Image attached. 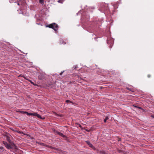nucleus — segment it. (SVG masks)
Returning <instances> with one entry per match:
<instances>
[{
  "label": "nucleus",
  "mask_w": 154,
  "mask_h": 154,
  "mask_svg": "<svg viewBox=\"0 0 154 154\" xmlns=\"http://www.w3.org/2000/svg\"><path fill=\"white\" fill-rule=\"evenodd\" d=\"M18 133H22V132H20V131H19V132H18Z\"/></svg>",
  "instance_id": "412c9836"
},
{
  "label": "nucleus",
  "mask_w": 154,
  "mask_h": 154,
  "mask_svg": "<svg viewBox=\"0 0 154 154\" xmlns=\"http://www.w3.org/2000/svg\"><path fill=\"white\" fill-rule=\"evenodd\" d=\"M152 117L154 118V115L152 116Z\"/></svg>",
  "instance_id": "4be33fe9"
},
{
  "label": "nucleus",
  "mask_w": 154,
  "mask_h": 154,
  "mask_svg": "<svg viewBox=\"0 0 154 154\" xmlns=\"http://www.w3.org/2000/svg\"><path fill=\"white\" fill-rule=\"evenodd\" d=\"M22 77H23V78H24L25 79L29 81V82H30L33 85H36V84H35L31 80H29L28 79V78L26 77L24 75H22L21 76Z\"/></svg>",
  "instance_id": "423d86ee"
},
{
  "label": "nucleus",
  "mask_w": 154,
  "mask_h": 154,
  "mask_svg": "<svg viewBox=\"0 0 154 154\" xmlns=\"http://www.w3.org/2000/svg\"><path fill=\"white\" fill-rule=\"evenodd\" d=\"M151 77V75H150V74H148V75H147V77L148 78H150V77Z\"/></svg>",
  "instance_id": "dca6fc26"
},
{
  "label": "nucleus",
  "mask_w": 154,
  "mask_h": 154,
  "mask_svg": "<svg viewBox=\"0 0 154 154\" xmlns=\"http://www.w3.org/2000/svg\"><path fill=\"white\" fill-rule=\"evenodd\" d=\"M86 143L87 144H88L89 146L92 148V149H95V148L93 146V145L90 143L89 141H85Z\"/></svg>",
  "instance_id": "39448f33"
},
{
  "label": "nucleus",
  "mask_w": 154,
  "mask_h": 154,
  "mask_svg": "<svg viewBox=\"0 0 154 154\" xmlns=\"http://www.w3.org/2000/svg\"><path fill=\"white\" fill-rule=\"evenodd\" d=\"M76 76L78 78H79V75H76Z\"/></svg>",
  "instance_id": "aec40b11"
},
{
  "label": "nucleus",
  "mask_w": 154,
  "mask_h": 154,
  "mask_svg": "<svg viewBox=\"0 0 154 154\" xmlns=\"http://www.w3.org/2000/svg\"><path fill=\"white\" fill-rule=\"evenodd\" d=\"M127 89L129 90V88H128Z\"/></svg>",
  "instance_id": "bb28decb"
},
{
  "label": "nucleus",
  "mask_w": 154,
  "mask_h": 154,
  "mask_svg": "<svg viewBox=\"0 0 154 154\" xmlns=\"http://www.w3.org/2000/svg\"><path fill=\"white\" fill-rule=\"evenodd\" d=\"M118 152H121V150H118Z\"/></svg>",
  "instance_id": "6ab92c4d"
},
{
  "label": "nucleus",
  "mask_w": 154,
  "mask_h": 154,
  "mask_svg": "<svg viewBox=\"0 0 154 154\" xmlns=\"http://www.w3.org/2000/svg\"><path fill=\"white\" fill-rule=\"evenodd\" d=\"M135 107H136L137 108H138L139 109H141V107H137V106H135Z\"/></svg>",
  "instance_id": "a211bd4d"
},
{
  "label": "nucleus",
  "mask_w": 154,
  "mask_h": 154,
  "mask_svg": "<svg viewBox=\"0 0 154 154\" xmlns=\"http://www.w3.org/2000/svg\"><path fill=\"white\" fill-rule=\"evenodd\" d=\"M39 2L42 5L44 4V0H39Z\"/></svg>",
  "instance_id": "9d476101"
},
{
  "label": "nucleus",
  "mask_w": 154,
  "mask_h": 154,
  "mask_svg": "<svg viewBox=\"0 0 154 154\" xmlns=\"http://www.w3.org/2000/svg\"><path fill=\"white\" fill-rule=\"evenodd\" d=\"M3 149L2 148L0 147V149Z\"/></svg>",
  "instance_id": "a878e982"
},
{
  "label": "nucleus",
  "mask_w": 154,
  "mask_h": 154,
  "mask_svg": "<svg viewBox=\"0 0 154 154\" xmlns=\"http://www.w3.org/2000/svg\"><path fill=\"white\" fill-rule=\"evenodd\" d=\"M107 43H109L108 40H107Z\"/></svg>",
  "instance_id": "393cba45"
},
{
  "label": "nucleus",
  "mask_w": 154,
  "mask_h": 154,
  "mask_svg": "<svg viewBox=\"0 0 154 154\" xmlns=\"http://www.w3.org/2000/svg\"><path fill=\"white\" fill-rule=\"evenodd\" d=\"M11 149H17V147L14 143L11 144Z\"/></svg>",
  "instance_id": "0eeeda50"
},
{
  "label": "nucleus",
  "mask_w": 154,
  "mask_h": 154,
  "mask_svg": "<svg viewBox=\"0 0 154 154\" xmlns=\"http://www.w3.org/2000/svg\"><path fill=\"white\" fill-rule=\"evenodd\" d=\"M102 154H105V152H102Z\"/></svg>",
  "instance_id": "5701e85b"
},
{
  "label": "nucleus",
  "mask_w": 154,
  "mask_h": 154,
  "mask_svg": "<svg viewBox=\"0 0 154 154\" xmlns=\"http://www.w3.org/2000/svg\"><path fill=\"white\" fill-rule=\"evenodd\" d=\"M17 4L18 5L20 4L24 6L26 4L25 0H19L18 1Z\"/></svg>",
  "instance_id": "7ed1b4c3"
},
{
  "label": "nucleus",
  "mask_w": 154,
  "mask_h": 154,
  "mask_svg": "<svg viewBox=\"0 0 154 154\" xmlns=\"http://www.w3.org/2000/svg\"><path fill=\"white\" fill-rule=\"evenodd\" d=\"M49 148H51V149H54L57 150H58V149L56 148H55L51 146H49Z\"/></svg>",
  "instance_id": "9b49d317"
},
{
  "label": "nucleus",
  "mask_w": 154,
  "mask_h": 154,
  "mask_svg": "<svg viewBox=\"0 0 154 154\" xmlns=\"http://www.w3.org/2000/svg\"><path fill=\"white\" fill-rule=\"evenodd\" d=\"M64 71H63V72H62L60 73V75H62L63 73V72Z\"/></svg>",
  "instance_id": "f3484780"
},
{
  "label": "nucleus",
  "mask_w": 154,
  "mask_h": 154,
  "mask_svg": "<svg viewBox=\"0 0 154 154\" xmlns=\"http://www.w3.org/2000/svg\"><path fill=\"white\" fill-rule=\"evenodd\" d=\"M63 1V0H59L58 1V2L59 3H62Z\"/></svg>",
  "instance_id": "4468645a"
},
{
  "label": "nucleus",
  "mask_w": 154,
  "mask_h": 154,
  "mask_svg": "<svg viewBox=\"0 0 154 154\" xmlns=\"http://www.w3.org/2000/svg\"><path fill=\"white\" fill-rule=\"evenodd\" d=\"M3 144H4L5 147L7 148L8 149H11V145L9 144L8 143L5 141H3Z\"/></svg>",
  "instance_id": "20e7f679"
},
{
  "label": "nucleus",
  "mask_w": 154,
  "mask_h": 154,
  "mask_svg": "<svg viewBox=\"0 0 154 154\" xmlns=\"http://www.w3.org/2000/svg\"><path fill=\"white\" fill-rule=\"evenodd\" d=\"M108 119V118L107 116H106L105 119L104 120V122H106L107 120Z\"/></svg>",
  "instance_id": "f8f14e48"
},
{
  "label": "nucleus",
  "mask_w": 154,
  "mask_h": 154,
  "mask_svg": "<svg viewBox=\"0 0 154 154\" xmlns=\"http://www.w3.org/2000/svg\"><path fill=\"white\" fill-rule=\"evenodd\" d=\"M57 133L59 135L63 137L64 138H65L66 137V136L65 135H64V134H63L62 133L60 132H59L58 131L57 132Z\"/></svg>",
  "instance_id": "6e6552de"
},
{
  "label": "nucleus",
  "mask_w": 154,
  "mask_h": 154,
  "mask_svg": "<svg viewBox=\"0 0 154 154\" xmlns=\"http://www.w3.org/2000/svg\"><path fill=\"white\" fill-rule=\"evenodd\" d=\"M117 140L119 142V141H120L121 140V139L120 138H119V137H118Z\"/></svg>",
  "instance_id": "2eb2a0df"
},
{
  "label": "nucleus",
  "mask_w": 154,
  "mask_h": 154,
  "mask_svg": "<svg viewBox=\"0 0 154 154\" xmlns=\"http://www.w3.org/2000/svg\"><path fill=\"white\" fill-rule=\"evenodd\" d=\"M60 44L65 45L66 44V43L63 40H61L60 42Z\"/></svg>",
  "instance_id": "1a4fd4ad"
},
{
  "label": "nucleus",
  "mask_w": 154,
  "mask_h": 154,
  "mask_svg": "<svg viewBox=\"0 0 154 154\" xmlns=\"http://www.w3.org/2000/svg\"><path fill=\"white\" fill-rule=\"evenodd\" d=\"M104 10H105V9H106V10H107V9H108V8H107H107H106V9L104 8Z\"/></svg>",
  "instance_id": "b1692460"
},
{
  "label": "nucleus",
  "mask_w": 154,
  "mask_h": 154,
  "mask_svg": "<svg viewBox=\"0 0 154 154\" xmlns=\"http://www.w3.org/2000/svg\"><path fill=\"white\" fill-rule=\"evenodd\" d=\"M66 103H72V102H71V101H70L69 100H67L66 101Z\"/></svg>",
  "instance_id": "ddd939ff"
},
{
  "label": "nucleus",
  "mask_w": 154,
  "mask_h": 154,
  "mask_svg": "<svg viewBox=\"0 0 154 154\" xmlns=\"http://www.w3.org/2000/svg\"><path fill=\"white\" fill-rule=\"evenodd\" d=\"M24 113H26L28 116H36L38 118L42 119L41 116L36 113H29L26 112H25Z\"/></svg>",
  "instance_id": "f03ea898"
},
{
  "label": "nucleus",
  "mask_w": 154,
  "mask_h": 154,
  "mask_svg": "<svg viewBox=\"0 0 154 154\" xmlns=\"http://www.w3.org/2000/svg\"><path fill=\"white\" fill-rule=\"evenodd\" d=\"M47 27H48L49 28H52L54 29L55 31H57L58 29V26L57 24L55 23L50 24L46 26Z\"/></svg>",
  "instance_id": "f257e3e1"
}]
</instances>
